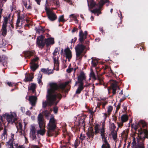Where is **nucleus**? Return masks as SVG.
<instances>
[{"label": "nucleus", "mask_w": 148, "mask_h": 148, "mask_svg": "<svg viewBox=\"0 0 148 148\" xmlns=\"http://www.w3.org/2000/svg\"><path fill=\"white\" fill-rule=\"evenodd\" d=\"M62 96L60 93H55L50 88L48 89L47 94L46 96L47 101L43 102L42 103V106L43 108H45L48 105L51 106H52L56 100V98L61 99Z\"/></svg>", "instance_id": "nucleus-1"}, {"label": "nucleus", "mask_w": 148, "mask_h": 148, "mask_svg": "<svg viewBox=\"0 0 148 148\" xmlns=\"http://www.w3.org/2000/svg\"><path fill=\"white\" fill-rule=\"evenodd\" d=\"M56 127V120L54 118H51L48 125V130L47 133L49 136H54L56 137L58 134V133L54 131Z\"/></svg>", "instance_id": "nucleus-2"}, {"label": "nucleus", "mask_w": 148, "mask_h": 148, "mask_svg": "<svg viewBox=\"0 0 148 148\" xmlns=\"http://www.w3.org/2000/svg\"><path fill=\"white\" fill-rule=\"evenodd\" d=\"M71 81H68L64 83L57 84L56 83H52L50 84V88L55 92L56 91H58L59 92H62L66 86L69 84Z\"/></svg>", "instance_id": "nucleus-3"}, {"label": "nucleus", "mask_w": 148, "mask_h": 148, "mask_svg": "<svg viewBox=\"0 0 148 148\" xmlns=\"http://www.w3.org/2000/svg\"><path fill=\"white\" fill-rule=\"evenodd\" d=\"M37 120L39 127L40 129L37 131V134H40L43 136L45 134V130L44 129L45 123L44 122L43 115L42 113H40L38 114Z\"/></svg>", "instance_id": "nucleus-4"}, {"label": "nucleus", "mask_w": 148, "mask_h": 148, "mask_svg": "<svg viewBox=\"0 0 148 148\" xmlns=\"http://www.w3.org/2000/svg\"><path fill=\"white\" fill-rule=\"evenodd\" d=\"M85 46L82 44H78L75 47L76 51V59H81L83 56L82 53H83Z\"/></svg>", "instance_id": "nucleus-5"}, {"label": "nucleus", "mask_w": 148, "mask_h": 148, "mask_svg": "<svg viewBox=\"0 0 148 148\" xmlns=\"http://www.w3.org/2000/svg\"><path fill=\"white\" fill-rule=\"evenodd\" d=\"M45 9L48 18L50 21H54L57 19V17L56 15L52 11L48 9L46 6Z\"/></svg>", "instance_id": "nucleus-6"}, {"label": "nucleus", "mask_w": 148, "mask_h": 148, "mask_svg": "<svg viewBox=\"0 0 148 148\" xmlns=\"http://www.w3.org/2000/svg\"><path fill=\"white\" fill-rule=\"evenodd\" d=\"M2 116L5 118H6L7 121L8 123H10L12 124L14 123H15V121H17V119L15 118L13 115L12 114H11L5 113L2 115Z\"/></svg>", "instance_id": "nucleus-7"}, {"label": "nucleus", "mask_w": 148, "mask_h": 148, "mask_svg": "<svg viewBox=\"0 0 148 148\" xmlns=\"http://www.w3.org/2000/svg\"><path fill=\"white\" fill-rule=\"evenodd\" d=\"M44 36L41 35L37 38V44L40 48H42L45 45V42L44 41Z\"/></svg>", "instance_id": "nucleus-8"}, {"label": "nucleus", "mask_w": 148, "mask_h": 148, "mask_svg": "<svg viewBox=\"0 0 148 148\" xmlns=\"http://www.w3.org/2000/svg\"><path fill=\"white\" fill-rule=\"evenodd\" d=\"M29 133L30 136L32 140H36L37 137L36 136V129L34 125H32L30 128Z\"/></svg>", "instance_id": "nucleus-9"}, {"label": "nucleus", "mask_w": 148, "mask_h": 148, "mask_svg": "<svg viewBox=\"0 0 148 148\" xmlns=\"http://www.w3.org/2000/svg\"><path fill=\"white\" fill-rule=\"evenodd\" d=\"M109 2L108 0H100L99 3V6L98 9H95L92 11V12L94 13H97V15H99L98 14L100 13L101 12L100 11V9L104 4L106 3H108Z\"/></svg>", "instance_id": "nucleus-10"}, {"label": "nucleus", "mask_w": 148, "mask_h": 148, "mask_svg": "<svg viewBox=\"0 0 148 148\" xmlns=\"http://www.w3.org/2000/svg\"><path fill=\"white\" fill-rule=\"evenodd\" d=\"M97 79L96 80H97L98 82L95 84L96 86H100L101 85H104V82L103 81L104 78L101 74H97Z\"/></svg>", "instance_id": "nucleus-11"}, {"label": "nucleus", "mask_w": 148, "mask_h": 148, "mask_svg": "<svg viewBox=\"0 0 148 148\" xmlns=\"http://www.w3.org/2000/svg\"><path fill=\"white\" fill-rule=\"evenodd\" d=\"M77 80L80 83V84H84L83 81L86 79L85 74L83 71H81L79 75L77 77Z\"/></svg>", "instance_id": "nucleus-12"}, {"label": "nucleus", "mask_w": 148, "mask_h": 148, "mask_svg": "<svg viewBox=\"0 0 148 148\" xmlns=\"http://www.w3.org/2000/svg\"><path fill=\"white\" fill-rule=\"evenodd\" d=\"M46 47H48L51 45H53L54 43V39L53 38H45L44 40Z\"/></svg>", "instance_id": "nucleus-13"}, {"label": "nucleus", "mask_w": 148, "mask_h": 148, "mask_svg": "<svg viewBox=\"0 0 148 148\" xmlns=\"http://www.w3.org/2000/svg\"><path fill=\"white\" fill-rule=\"evenodd\" d=\"M37 99V98L36 97L32 95L29 96L28 100L32 106H34L36 105Z\"/></svg>", "instance_id": "nucleus-14"}, {"label": "nucleus", "mask_w": 148, "mask_h": 148, "mask_svg": "<svg viewBox=\"0 0 148 148\" xmlns=\"http://www.w3.org/2000/svg\"><path fill=\"white\" fill-rule=\"evenodd\" d=\"M64 51L66 58L68 59L69 62L70 61V60L72 58V55L70 49L68 47L64 49Z\"/></svg>", "instance_id": "nucleus-15"}, {"label": "nucleus", "mask_w": 148, "mask_h": 148, "mask_svg": "<svg viewBox=\"0 0 148 148\" xmlns=\"http://www.w3.org/2000/svg\"><path fill=\"white\" fill-rule=\"evenodd\" d=\"M86 134L88 138H91V140L93 139L95 133L93 131V128L92 127H90L89 128V131Z\"/></svg>", "instance_id": "nucleus-16"}, {"label": "nucleus", "mask_w": 148, "mask_h": 148, "mask_svg": "<svg viewBox=\"0 0 148 148\" xmlns=\"http://www.w3.org/2000/svg\"><path fill=\"white\" fill-rule=\"evenodd\" d=\"M111 88L112 90V95H114L116 93V91L117 88L119 89V87L117 86L116 82L112 83L111 85Z\"/></svg>", "instance_id": "nucleus-17"}, {"label": "nucleus", "mask_w": 148, "mask_h": 148, "mask_svg": "<svg viewBox=\"0 0 148 148\" xmlns=\"http://www.w3.org/2000/svg\"><path fill=\"white\" fill-rule=\"evenodd\" d=\"M53 60L54 63V69H56L57 71L59 70V62L58 58H57L56 57H53Z\"/></svg>", "instance_id": "nucleus-18"}, {"label": "nucleus", "mask_w": 148, "mask_h": 148, "mask_svg": "<svg viewBox=\"0 0 148 148\" xmlns=\"http://www.w3.org/2000/svg\"><path fill=\"white\" fill-rule=\"evenodd\" d=\"M46 30V29H45V27H42L41 26H40L38 27H37L35 29L36 33L39 34H43L45 32Z\"/></svg>", "instance_id": "nucleus-19"}, {"label": "nucleus", "mask_w": 148, "mask_h": 148, "mask_svg": "<svg viewBox=\"0 0 148 148\" xmlns=\"http://www.w3.org/2000/svg\"><path fill=\"white\" fill-rule=\"evenodd\" d=\"M85 116H81L79 120L78 124L79 126L83 127L85 128Z\"/></svg>", "instance_id": "nucleus-20"}, {"label": "nucleus", "mask_w": 148, "mask_h": 148, "mask_svg": "<svg viewBox=\"0 0 148 148\" xmlns=\"http://www.w3.org/2000/svg\"><path fill=\"white\" fill-rule=\"evenodd\" d=\"M23 53L24 55L25 58H29L34 55V53L33 52L30 51H24Z\"/></svg>", "instance_id": "nucleus-21"}, {"label": "nucleus", "mask_w": 148, "mask_h": 148, "mask_svg": "<svg viewBox=\"0 0 148 148\" xmlns=\"http://www.w3.org/2000/svg\"><path fill=\"white\" fill-rule=\"evenodd\" d=\"M104 143L101 146V148H111L110 144L108 143L107 140V137L103 139Z\"/></svg>", "instance_id": "nucleus-22"}, {"label": "nucleus", "mask_w": 148, "mask_h": 148, "mask_svg": "<svg viewBox=\"0 0 148 148\" xmlns=\"http://www.w3.org/2000/svg\"><path fill=\"white\" fill-rule=\"evenodd\" d=\"M79 40L81 43H82L84 40V34L82 30H81L79 33Z\"/></svg>", "instance_id": "nucleus-23"}, {"label": "nucleus", "mask_w": 148, "mask_h": 148, "mask_svg": "<svg viewBox=\"0 0 148 148\" xmlns=\"http://www.w3.org/2000/svg\"><path fill=\"white\" fill-rule=\"evenodd\" d=\"M84 88V84H79L78 88L76 91L75 93L77 94H79L81 93V91L83 90Z\"/></svg>", "instance_id": "nucleus-24"}, {"label": "nucleus", "mask_w": 148, "mask_h": 148, "mask_svg": "<svg viewBox=\"0 0 148 148\" xmlns=\"http://www.w3.org/2000/svg\"><path fill=\"white\" fill-rule=\"evenodd\" d=\"M41 70L42 72L46 74H48V75H49L52 74L53 73L52 71H51V72H49V71H50L51 70H49L48 68L47 69L42 68L41 69Z\"/></svg>", "instance_id": "nucleus-25"}, {"label": "nucleus", "mask_w": 148, "mask_h": 148, "mask_svg": "<svg viewBox=\"0 0 148 148\" xmlns=\"http://www.w3.org/2000/svg\"><path fill=\"white\" fill-rule=\"evenodd\" d=\"M7 26L2 25L1 29L2 35L4 36H5L7 34Z\"/></svg>", "instance_id": "nucleus-26"}, {"label": "nucleus", "mask_w": 148, "mask_h": 148, "mask_svg": "<svg viewBox=\"0 0 148 148\" xmlns=\"http://www.w3.org/2000/svg\"><path fill=\"white\" fill-rule=\"evenodd\" d=\"M137 143L138 148H145L143 141L139 142V139L137 138Z\"/></svg>", "instance_id": "nucleus-27"}, {"label": "nucleus", "mask_w": 148, "mask_h": 148, "mask_svg": "<svg viewBox=\"0 0 148 148\" xmlns=\"http://www.w3.org/2000/svg\"><path fill=\"white\" fill-rule=\"evenodd\" d=\"M36 85L34 83H31V85L29 88V90H31L33 93L36 92Z\"/></svg>", "instance_id": "nucleus-28"}, {"label": "nucleus", "mask_w": 148, "mask_h": 148, "mask_svg": "<svg viewBox=\"0 0 148 148\" xmlns=\"http://www.w3.org/2000/svg\"><path fill=\"white\" fill-rule=\"evenodd\" d=\"M128 119V117L126 114L122 115L121 117V120L123 122H127Z\"/></svg>", "instance_id": "nucleus-29"}, {"label": "nucleus", "mask_w": 148, "mask_h": 148, "mask_svg": "<svg viewBox=\"0 0 148 148\" xmlns=\"http://www.w3.org/2000/svg\"><path fill=\"white\" fill-rule=\"evenodd\" d=\"M91 59L92 60L91 66L93 67H95L97 64L98 61L96 59H94L93 57H92Z\"/></svg>", "instance_id": "nucleus-30"}, {"label": "nucleus", "mask_w": 148, "mask_h": 148, "mask_svg": "<svg viewBox=\"0 0 148 148\" xmlns=\"http://www.w3.org/2000/svg\"><path fill=\"white\" fill-rule=\"evenodd\" d=\"M33 78L34 76L33 75H30L29 74L28 77H25L24 80L25 82L29 81H32V79Z\"/></svg>", "instance_id": "nucleus-31"}, {"label": "nucleus", "mask_w": 148, "mask_h": 148, "mask_svg": "<svg viewBox=\"0 0 148 148\" xmlns=\"http://www.w3.org/2000/svg\"><path fill=\"white\" fill-rule=\"evenodd\" d=\"M7 57L5 55L0 56V62L3 63L7 60Z\"/></svg>", "instance_id": "nucleus-32"}, {"label": "nucleus", "mask_w": 148, "mask_h": 148, "mask_svg": "<svg viewBox=\"0 0 148 148\" xmlns=\"http://www.w3.org/2000/svg\"><path fill=\"white\" fill-rule=\"evenodd\" d=\"M31 64V65L30 66V68L33 71H34L38 67V65L37 64Z\"/></svg>", "instance_id": "nucleus-33"}, {"label": "nucleus", "mask_w": 148, "mask_h": 148, "mask_svg": "<svg viewBox=\"0 0 148 148\" xmlns=\"http://www.w3.org/2000/svg\"><path fill=\"white\" fill-rule=\"evenodd\" d=\"M3 18L4 22L3 23L2 25L7 26L8 19L10 18V16L9 15L8 17L3 16Z\"/></svg>", "instance_id": "nucleus-34"}, {"label": "nucleus", "mask_w": 148, "mask_h": 148, "mask_svg": "<svg viewBox=\"0 0 148 148\" xmlns=\"http://www.w3.org/2000/svg\"><path fill=\"white\" fill-rule=\"evenodd\" d=\"M144 134V136L143 137H140V140H144L145 138H148V131L146 130H145Z\"/></svg>", "instance_id": "nucleus-35"}, {"label": "nucleus", "mask_w": 148, "mask_h": 148, "mask_svg": "<svg viewBox=\"0 0 148 148\" xmlns=\"http://www.w3.org/2000/svg\"><path fill=\"white\" fill-rule=\"evenodd\" d=\"M99 125L98 124H96L94 127L95 130V134H97L99 132L100 130L99 128Z\"/></svg>", "instance_id": "nucleus-36"}, {"label": "nucleus", "mask_w": 148, "mask_h": 148, "mask_svg": "<svg viewBox=\"0 0 148 148\" xmlns=\"http://www.w3.org/2000/svg\"><path fill=\"white\" fill-rule=\"evenodd\" d=\"M110 130L112 132L116 131H115V129L116 128V126H115V124L113 123H110Z\"/></svg>", "instance_id": "nucleus-37"}, {"label": "nucleus", "mask_w": 148, "mask_h": 148, "mask_svg": "<svg viewBox=\"0 0 148 148\" xmlns=\"http://www.w3.org/2000/svg\"><path fill=\"white\" fill-rule=\"evenodd\" d=\"M90 76L93 78L94 80H96L97 79V77H96L94 72L92 71H91L90 74Z\"/></svg>", "instance_id": "nucleus-38"}, {"label": "nucleus", "mask_w": 148, "mask_h": 148, "mask_svg": "<svg viewBox=\"0 0 148 148\" xmlns=\"http://www.w3.org/2000/svg\"><path fill=\"white\" fill-rule=\"evenodd\" d=\"M39 60V58L38 57L35 56L34 58L31 60L30 64H35V62H38Z\"/></svg>", "instance_id": "nucleus-39"}, {"label": "nucleus", "mask_w": 148, "mask_h": 148, "mask_svg": "<svg viewBox=\"0 0 148 148\" xmlns=\"http://www.w3.org/2000/svg\"><path fill=\"white\" fill-rule=\"evenodd\" d=\"M111 134L112 135V138L114 140H115L117 138V133L116 131L111 132Z\"/></svg>", "instance_id": "nucleus-40"}, {"label": "nucleus", "mask_w": 148, "mask_h": 148, "mask_svg": "<svg viewBox=\"0 0 148 148\" xmlns=\"http://www.w3.org/2000/svg\"><path fill=\"white\" fill-rule=\"evenodd\" d=\"M19 18V19L21 20V22H22L23 21H25L24 18L25 16L23 15H20V13H18L17 14V18Z\"/></svg>", "instance_id": "nucleus-41"}, {"label": "nucleus", "mask_w": 148, "mask_h": 148, "mask_svg": "<svg viewBox=\"0 0 148 148\" xmlns=\"http://www.w3.org/2000/svg\"><path fill=\"white\" fill-rule=\"evenodd\" d=\"M3 119L2 116L0 115V130H2L3 129Z\"/></svg>", "instance_id": "nucleus-42"}, {"label": "nucleus", "mask_w": 148, "mask_h": 148, "mask_svg": "<svg viewBox=\"0 0 148 148\" xmlns=\"http://www.w3.org/2000/svg\"><path fill=\"white\" fill-rule=\"evenodd\" d=\"M42 113L46 117H48L49 116V114L50 113V112L47 110H45L44 111H43Z\"/></svg>", "instance_id": "nucleus-43"}, {"label": "nucleus", "mask_w": 148, "mask_h": 148, "mask_svg": "<svg viewBox=\"0 0 148 148\" xmlns=\"http://www.w3.org/2000/svg\"><path fill=\"white\" fill-rule=\"evenodd\" d=\"M112 109L113 108L112 106H110L108 107L107 112L108 113V116H110V114L112 112Z\"/></svg>", "instance_id": "nucleus-44"}, {"label": "nucleus", "mask_w": 148, "mask_h": 148, "mask_svg": "<svg viewBox=\"0 0 148 148\" xmlns=\"http://www.w3.org/2000/svg\"><path fill=\"white\" fill-rule=\"evenodd\" d=\"M58 21L59 22H64L66 21L64 19V15H62L59 16L58 18Z\"/></svg>", "instance_id": "nucleus-45"}, {"label": "nucleus", "mask_w": 148, "mask_h": 148, "mask_svg": "<svg viewBox=\"0 0 148 148\" xmlns=\"http://www.w3.org/2000/svg\"><path fill=\"white\" fill-rule=\"evenodd\" d=\"M6 43H5L3 40L0 43V48H5V47Z\"/></svg>", "instance_id": "nucleus-46"}, {"label": "nucleus", "mask_w": 148, "mask_h": 148, "mask_svg": "<svg viewBox=\"0 0 148 148\" xmlns=\"http://www.w3.org/2000/svg\"><path fill=\"white\" fill-rule=\"evenodd\" d=\"M79 136V138L80 140H81L82 141H83L85 140L86 138V136L82 133L80 134Z\"/></svg>", "instance_id": "nucleus-47"}, {"label": "nucleus", "mask_w": 148, "mask_h": 148, "mask_svg": "<svg viewBox=\"0 0 148 148\" xmlns=\"http://www.w3.org/2000/svg\"><path fill=\"white\" fill-rule=\"evenodd\" d=\"M138 131L139 133L138 136L139 138H137V139L138 138L139 140H140V137H141V136H141L142 134H143V132L142 129H140V130H138Z\"/></svg>", "instance_id": "nucleus-48"}, {"label": "nucleus", "mask_w": 148, "mask_h": 148, "mask_svg": "<svg viewBox=\"0 0 148 148\" xmlns=\"http://www.w3.org/2000/svg\"><path fill=\"white\" fill-rule=\"evenodd\" d=\"M101 135L105 134V130L104 127L102 126L100 130Z\"/></svg>", "instance_id": "nucleus-49"}, {"label": "nucleus", "mask_w": 148, "mask_h": 148, "mask_svg": "<svg viewBox=\"0 0 148 148\" xmlns=\"http://www.w3.org/2000/svg\"><path fill=\"white\" fill-rule=\"evenodd\" d=\"M96 5V3L94 2L93 0H91L90 2V6L91 7H94Z\"/></svg>", "instance_id": "nucleus-50"}, {"label": "nucleus", "mask_w": 148, "mask_h": 148, "mask_svg": "<svg viewBox=\"0 0 148 148\" xmlns=\"http://www.w3.org/2000/svg\"><path fill=\"white\" fill-rule=\"evenodd\" d=\"M108 103V102L106 101H105L104 102H101V105L102 106V109H105V106L107 105Z\"/></svg>", "instance_id": "nucleus-51"}, {"label": "nucleus", "mask_w": 148, "mask_h": 148, "mask_svg": "<svg viewBox=\"0 0 148 148\" xmlns=\"http://www.w3.org/2000/svg\"><path fill=\"white\" fill-rule=\"evenodd\" d=\"M133 142H132V146H134L137 145L136 144V138L134 137V136H133Z\"/></svg>", "instance_id": "nucleus-52"}, {"label": "nucleus", "mask_w": 148, "mask_h": 148, "mask_svg": "<svg viewBox=\"0 0 148 148\" xmlns=\"http://www.w3.org/2000/svg\"><path fill=\"white\" fill-rule=\"evenodd\" d=\"M20 20L19 19V18H17V21H16V28L18 27H19L20 26L19 25V23H20Z\"/></svg>", "instance_id": "nucleus-53"}, {"label": "nucleus", "mask_w": 148, "mask_h": 148, "mask_svg": "<svg viewBox=\"0 0 148 148\" xmlns=\"http://www.w3.org/2000/svg\"><path fill=\"white\" fill-rule=\"evenodd\" d=\"M68 144V143H66L65 145H62L60 148H70Z\"/></svg>", "instance_id": "nucleus-54"}, {"label": "nucleus", "mask_w": 148, "mask_h": 148, "mask_svg": "<svg viewBox=\"0 0 148 148\" xmlns=\"http://www.w3.org/2000/svg\"><path fill=\"white\" fill-rule=\"evenodd\" d=\"M58 51L59 50L58 48H56L55 49L53 53V55L55 56H56L57 55V53Z\"/></svg>", "instance_id": "nucleus-55"}, {"label": "nucleus", "mask_w": 148, "mask_h": 148, "mask_svg": "<svg viewBox=\"0 0 148 148\" xmlns=\"http://www.w3.org/2000/svg\"><path fill=\"white\" fill-rule=\"evenodd\" d=\"M123 122L121 121V122H117V123L118 126V128H121L123 125Z\"/></svg>", "instance_id": "nucleus-56"}, {"label": "nucleus", "mask_w": 148, "mask_h": 148, "mask_svg": "<svg viewBox=\"0 0 148 148\" xmlns=\"http://www.w3.org/2000/svg\"><path fill=\"white\" fill-rule=\"evenodd\" d=\"M122 135L123 136V137H124L126 138L127 136V135L126 133V132L123 131L122 132Z\"/></svg>", "instance_id": "nucleus-57"}, {"label": "nucleus", "mask_w": 148, "mask_h": 148, "mask_svg": "<svg viewBox=\"0 0 148 148\" xmlns=\"http://www.w3.org/2000/svg\"><path fill=\"white\" fill-rule=\"evenodd\" d=\"M58 110V108L57 106H55L53 108V111L55 113H57Z\"/></svg>", "instance_id": "nucleus-58"}, {"label": "nucleus", "mask_w": 148, "mask_h": 148, "mask_svg": "<svg viewBox=\"0 0 148 148\" xmlns=\"http://www.w3.org/2000/svg\"><path fill=\"white\" fill-rule=\"evenodd\" d=\"M78 142L77 140L76 139L74 143V146L75 148H77L78 146Z\"/></svg>", "instance_id": "nucleus-59"}, {"label": "nucleus", "mask_w": 148, "mask_h": 148, "mask_svg": "<svg viewBox=\"0 0 148 148\" xmlns=\"http://www.w3.org/2000/svg\"><path fill=\"white\" fill-rule=\"evenodd\" d=\"M73 70V68H69L66 70V72L68 73H70Z\"/></svg>", "instance_id": "nucleus-60"}, {"label": "nucleus", "mask_w": 148, "mask_h": 148, "mask_svg": "<svg viewBox=\"0 0 148 148\" xmlns=\"http://www.w3.org/2000/svg\"><path fill=\"white\" fill-rule=\"evenodd\" d=\"M7 130L5 128H4V129L3 132V136H5V135H7Z\"/></svg>", "instance_id": "nucleus-61"}, {"label": "nucleus", "mask_w": 148, "mask_h": 148, "mask_svg": "<svg viewBox=\"0 0 148 148\" xmlns=\"http://www.w3.org/2000/svg\"><path fill=\"white\" fill-rule=\"evenodd\" d=\"M121 103H119L118 105L116 107V111H117L119 110L120 108Z\"/></svg>", "instance_id": "nucleus-62"}, {"label": "nucleus", "mask_w": 148, "mask_h": 148, "mask_svg": "<svg viewBox=\"0 0 148 148\" xmlns=\"http://www.w3.org/2000/svg\"><path fill=\"white\" fill-rule=\"evenodd\" d=\"M7 84L8 86L10 87H12L14 86V84L11 82H8Z\"/></svg>", "instance_id": "nucleus-63"}, {"label": "nucleus", "mask_w": 148, "mask_h": 148, "mask_svg": "<svg viewBox=\"0 0 148 148\" xmlns=\"http://www.w3.org/2000/svg\"><path fill=\"white\" fill-rule=\"evenodd\" d=\"M139 125V124H138L137 125H134V129L135 131H136L137 130Z\"/></svg>", "instance_id": "nucleus-64"}]
</instances>
